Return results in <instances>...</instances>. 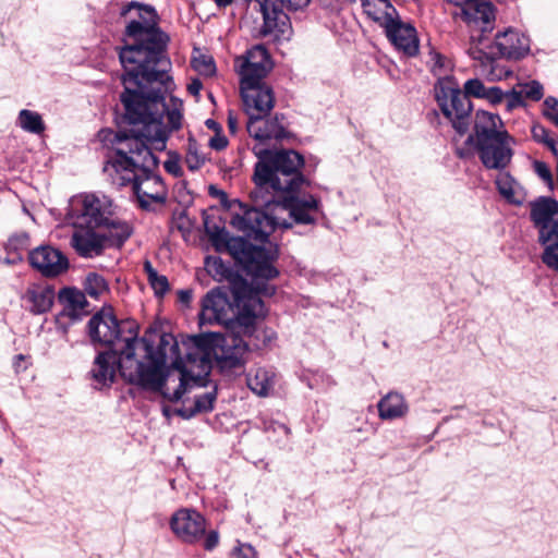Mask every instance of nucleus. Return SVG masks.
Wrapping results in <instances>:
<instances>
[{"instance_id":"nucleus-1","label":"nucleus","mask_w":558,"mask_h":558,"mask_svg":"<svg viewBox=\"0 0 558 558\" xmlns=\"http://www.w3.org/2000/svg\"><path fill=\"white\" fill-rule=\"evenodd\" d=\"M266 117L252 118L246 123L250 136L256 141L252 150L258 158L253 175L256 186L250 193L253 207L239 203V210H234L230 220L246 239L260 243H265L276 228L292 226L287 216L296 223L311 225L319 210V202L313 195H293L306 183L300 173L304 159L292 149H268L272 141H281L288 132L282 118Z\"/></svg>"},{"instance_id":"nucleus-2","label":"nucleus","mask_w":558,"mask_h":558,"mask_svg":"<svg viewBox=\"0 0 558 558\" xmlns=\"http://www.w3.org/2000/svg\"><path fill=\"white\" fill-rule=\"evenodd\" d=\"M259 279L253 277V284L244 280L235 281L232 287L233 304L220 289H213L203 298L199 325L218 323L227 328L221 356L227 366L236 367L242 364L246 344L241 339L236 342L238 338L242 333L252 335L254 320L264 317L265 306L260 294L272 295L275 292L274 287L259 282Z\"/></svg>"},{"instance_id":"nucleus-3","label":"nucleus","mask_w":558,"mask_h":558,"mask_svg":"<svg viewBox=\"0 0 558 558\" xmlns=\"http://www.w3.org/2000/svg\"><path fill=\"white\" fill-rule=\"evenodd\" d=\"M98 136L105 145L112 147V154L108 157L104 171L113 184L131 186L143 208L166 201V185L162 179L153 172L158 162L157 158L144 141L111 130H101Z\"/></svg>"},{"instance_id":"nucleus-4","label":"nucleus","mask_w":558,"mask_h":558,"mask_svg":"<svg viewBox=\"0 0 558 558\" xmlns=\"http://www.w3.org/2000/svg\"><path fill=\"white\" fill-rule=\"evenodd\" d=\"M135 11L126 26L125 35L132 39L119 51L124 69L123 85H138L141 80L165 81L170 61L165 54L168 37L157 27V14L154 8L132 2L122 11L125 15Z\"/></svg>"},{"instance_id":"nucleus-5","label":"nucleus","mask_w":558,"mask_h":558,"mask_svg":"<svg viewBox=\"0 0 558 558\" xmlns=\"http://www.w3.org/2000/svg\"><path fill=\"white\" fill-rule=\"evenodd\" d=\"M170 76L167 73L165 81H146L140 78V84L131 85L121 95L126 117L131 124L136 126L129 136H137L147 146L155 149H163L168 138L169 130L162 123L163 114L170 131L179 130L182 125V102L171 98V107L165 102L163 93L168 89L167 83Z\"/></svg>"},{"instance_id":"nucleus-6","label":"nucleus","mask_w":558,"mask_h":558,"mask_svg":"<svg viewBox=\"0 0 558 558\" xmlns=\"http://www.w3.org/2000/svg\"><path fill=\"white\" fill-rule=\"evenodd\" d=\"M470 57L478 62V72L490 82L501 81L511 72L500 66L497 58L519 60L530 52V39L514 28H507L489 41L483 35H471Z\"/></svg>"},{"instance_id":"nucleus-7","label":"nucleus","mask_w":558,"mask_h":558,"mask_svg":"<svg viewBox=\"0 0 558 558\" xmlns=\"http://www.w3.org/2000/svg\"><path fill=\"white\" fill-rule=\"evenodd\" d=\"M144 341L145 351H138L135 356L145 365H157L159 369H165L167 365L173 369L193 367L196 365L202 372L207 374L210 368V361L207 352V339L204 336H193L180 344L172 333H162L156 350H154L146 339Z\"/></svg>"},{"instance_id":"nucleus-8","label":"nucleus","mask_w":558,"mask_h":558,"mask_svg":"<svg viewBox=\"0 0 558 558\" xmlns=\"http://www.w3.org/2000/svg\"><path fill=\"white\" fill-rule=\"evenodd\" d=\"M88 335L94 343L120 352L121 376L136 361L138 351H145L138 337V325L134 320L118 322L111 308H102L88 322Z\"/></svg>"},{"instance_id":"nucleus-9","label":"nucleus","mask_w":558,"mask_h":558,"mask_svg":"<svg viewBox=\"0 0 558 558\" xmlns=\"http://www.w3.org/2000/svg\"><path fill=\"white\" fill-rule=\"evenodd\" d=\"M204 228L217 250L228 248L252 277L268 280L278 276L279 271L271 265L276 257V251L271 245L269 247L253 245L244 238L230 236L223 226L208 216L204 219Z\"/></svg>"},{"instance_id":"nucleus-10","label":"nucleus","mask_w":558,"mask_h":558,"mask_svg":"<svg viewBox=\"0 0 558 558\" xmlns=\"http://www.w3.org/2000/svg\"><path fill=\"white\" fill-rule=\"evenodd\" d=\"M205 374L199 368L194 374L193 367L173 369L165 373L157 365H145L142 361H135L131 367L126 368L122 376L125 380L141 387L159 392L163 399L175 402L179 401L186 391L189 380H196Z\"/></svg>"},{"instance_id":"nucleus-11","label":"nucleus","mask_w":558,"mask_h":558,"mask_svg":"<svg viewBox=\"0 0 558 558\" xmlns=\"http://www.w3.org/2000/svg\"><path fill=\"white\" fill-rule=\"evenodd\" d=\"M311 0H263L259 2L263 14L260 33L277 41H288L292 37V25L288 12L306 9Z\"/></svg>"},{"instance_id":"nucleus-12","label":"nucleus","mask_w":558,"mask_h":558,"mask_svg":"<svg viewBox=\"0 0 558 558\" xmlns=\"http://www.w3.org/2000/svg\"><path fill=\"white\" fill-rule=\"evenodd\" d=\"M436 99L442 113L451 121L453 129L463 135L469 129L471 101L450 77L439 80L435 86Z\"/></svg>"},{"instance_id":"nucleus-13","label":"nucleus","mask_w":558,"mask_h":558,"mask_svg":"<svg viewBox=\"0 0 558 558\" xmlns=\"http://www.w3.org/2000/svg\"><path fill=\"white\" fill-rule=\"evenodd\" d=\"M114 210L116 207L108 196L92 193L73 197L69 216L73 226L99 229L110 221Z\"/></svg>"},{"instance_id":"nucleus-14","label":"nucleus","mask_w":558,"mask_h":558,"mask_svg":"<svg viewBox=\"0 0 558 558\" xmlns=\"http://www.w3.org/2000/svg\"><path fill=\"white\" fill-rule=\"evenodd\" d=\"M235 69L240 75L241 85H266L264 78L271 69L267 50L255 46L245 56L235 59Z\"/></svg>"},{"instance_id":"nucleus-15","label":"nucleus","mask_w":558,"mask_h":558,"mask_svg":"<svg viewBox=\"0 0 558 558\" xmlns=\"http://www.w3.org/2000/svg\"><path fill=\"white\" fill-rule=\"evenodd\" d=\"M514 138L508 132H502L500 136L486 138L476 142L481 161L487 169L502 170L511 161L513 151L512 145Z\"/></svg>"},{"instance_id":"nucleus-16","label":"nucleus","mask_w":558,"mask_h":558,"mask_svg":"<svg viewBox=\"0 0 558 558\" xmlns=\"http://www.w3.org/2000/svg\"><path fill=\"white\" fill-rule=\"evenodd\" d=\"M170 529L181 542L196 544L206 533L207 521L195 509L181 508L171 515Z\"/></svg>"},{"instance_id":"nucleus-17","label":"nucleus","mask_w":558,"mask_h":558,"mask_svg":"<svg viewBox=\"0 0 558 558\" xmlns=\"http://www.w3.org/2000/svg\"><path fill=\"white\" fill-rule=\"evenodd\" d=\"M458 7L460 16L472 32H480L484 36L494 29L496 13L490 2L472 0Z\"/></svg>"},{"instance_id":"nucleus-18","label":"nucleus","mask_w":558,"mask_h":558,"mask_svg":"<svg viewBox=\"0 0 558 558\" xmlns=\"http://www.w3.org/2000/svg\"><path fill=\"white\" fill-rule=\"evenodd\" d=\"M31 265L45 277H57L69 267L68 258L50 245L39 246L28 254Z\"/></svg>"},{"instance_id":"nucleus-19","label":"nucleus","mask_w":558,"mask_h":558,"mask_svg":"<svg viewBox=\"0 0 558 558\" xmlns=\"http://www.w3.org/2000/svg\"><path fill=\"white\" fill-rule=\"evenodd\" d=\"M73 227L71 245L81 257L92 258L99 256L108 247L100 229L96 227Z\"/></svg>"},{"instance_id":"nucleus-20","label":"nucleus","mask_w":558,"mask_h":558,"mask_svg":"<svg viewBox=\"0 0 558 558\" xmlns=\"http://www.w3.org/2000/svg\"><path fill=\"white\" fill-rule=\"evenodd\" d=\"M240 88L248 120L268 116L275 104L272 89L268 85H246Z\"/></svg>"},{"instance_id":"nucleus-21","label":"nucleus","mask_w":558,"mask_h":558,"mask_svg":"<svg viewBox=\"0 0 558 558\" xmlns=\"http://www.w3.org/2000/svg\"><path fill=\"white\" fill-rule=\"evenodd\" d=\"M531 220L538 230V241L556 232L558 202L550 197H539L531 203Z\"/></svg>"},{"instance_id":"nucleus-22","label":"nucleus","mask_w":558,"mask_h":558,"mask_svg":"<svg viewBox=\"0 0 558 558\" xmlns=\"http://www.w3.org/2000/svg\"><path fill=\"white\" fill-rule=\"evenodd\" d=\"M389 40L405 54L412 57L418 52V39L415 28L400 21L399 16L383 26Z\"/></svg>"},{"instance_id":"nucleus-23","label":"nucleus","mask_w":558,"mask_h":558,"mask_svg":"<svg viewBox=\"0 0 558 558\" xmlns=\"http://www.w3.org/2000/svg\"><path fill=\"white\" fill-rule=\"evenodd\" d=\"M118 372L121 374L120 352L113 350L99 353L90 371L93 379L100 386L113 383Z\"/></svg>"},{"instance_id":"nucleus-24","label":"nucleus","mask_w":558,"mask_h":558,"mask_svg":"<svg viewBox=\"0 0 558 558\" xmlns=\"http://www.w3.org/2000/svg\"><path fill=\"white\" fill-rule=\"evenodd\" d=\"M59 302L62 305L61 317L72 322L80 320L89 313L85 294L75 288H64L59 292Z\"/></svg>"},{"instance_id":"nucleus-25","label":"nucleus","mask_w":558,"mask_h":558,"mask_svg":"<svg viewBox=\"0 0 558 558\" xmlns=\"http://www.w3.org/2000/svg\"><path fill=\"white\" fill-rule=\"evenodd\" d=\"M24 300L32 313L44 314L52 307L54 290L50 286H32L27 289Z\"/></svg>"},{"instance_id":"nucleus-26","label":"nucleus","mask_w":558,"mask_h":558,"mask_svg":"<svg viewBox=\"0 0 558 558\" xmlns=\"http://www.w3.org/2000/svg\"><path fill=\"white\" fill-rule=\"evenodd\" d=\"M363 12L379 26L398 17L396 8L391 4L390 0H360Z\"/></svg>"},{"instance_id":"nucleus-27","label":"nucleus","mask_w":558,"mask_h":558,"mask_svg":"<svg viewBox=\"0 0 558 558\" xmlns=\"http://www.w3.org/2000/svg\"><path fill=\"white\" fill-rule=\"evenodd\" d=\"M378 415L381 420H396L407 415L409 405L404 397L398 392H389L378 404Z\"/></svg>"},{"instance_id":"nucleus-28","label":"nucleus","mask_w":558,"mask_h":558,"mask_svg":"<svg viewBox=\"0 0 558 558\" xmlns=\"http://www.w3.org/2000/svg\"><path fill=\"white\" fill-rule=\"evenodd\" d=\"M502 121L498 114L487 111H477L475 120L476 142L496 137L497 135L500 136L502 132H507L500 129Z\"/></svg>"},{"instance_id":"nucleus-29","label":"nucleus","mask_w":558,"mask_h":558,"mask_svg":"<svg viewBox=\"0 0 558 558\" xmlns=\"http://www.w3.org/2000/svg\"><path fill=\"white\" fill-rule=\"evenodd\" d=\"M99 229L105 235L108 247H121L132 233L131 227L125 221L118 219L114 215L111 216L110 221L106 222Z\"/></svg>"},{"instance_id":"nucleus-30","label":"nucleus","mask_w":558,"mask_h":558,"mask_svg":"<svg viewBox=\"0 0 558 558\" xmlns=\"http://www.w3.org/2000/svg\"><path fill=\"white\" fill-rule=\"evenodd\" d=\"M497 190L509 203L522 205L525 199V192L521 184L508 172H501L496 179Z\"/></svg>"},{"instance_id":"nucleus-31","label":"nucleus","mask_w":558,"mask_h":558,"mask_svg":"<svg viewBox=\"0 0 558 558\" xmlns=\"http://www.w3.org/2000/svg\"><path fill=\"white\" fill-rule=\"evenodd\" d=\"M247 385L257 396L266 397L274 388L275 374L266 368H257L254 374L248 375Z\"/></svg>"},{"instance_id":"nucleus-32","label":"nucleus","mask_w":558,"mask_h":558,"mask_svg":"<svg viewBox=\"0 0 558 558\" xmlns=\"http://www.w3.org/2000/svg\"><path fill=\"white\" fill-rule=\"evenodd\" d=\"M29 247V236L26 232H19L11 235L5 244L8 256L7 264H15L22 260L23 253Z\"/></svg>"},{"instance_id":"nucleus-33","label":"nucleus","mask_w":558,"mask_h":558,"mask_svg":"<svg viewBox=\"0 0 558 558\" xmlns=\"http://www.w3.org/2000/svg\"><path fill=\"white\" fill-rule=\"evenodd\" d=\"M259 318H256L254 320V331L252 335H244L242 333L236 342H240V339L246 344V350L248 349V342L245 340L246 338L250 339V342L256 347L257 349L268 348L270 347L277 339V333L271 328H258L256 326L257 320Z\"/></svg>"},{"instance_id":"nucleus-34","label":"nucleus","mask_w":558,"mask_h":558,"mask_svg":"<svg viewBox=\"0 0 558 558\" xmlns=\"http://www.w3.org/2000/svg\"><path fill=\"white\" fill-rule=\"evenodd\" d=\"M544 246L542 262L558 271V225L557 231L538 241Z\"/></svg>"},{"instance_id":"nucleus-35","label":"nucleus","mask_w":558,"mask_h":558,"mask_svg":"<svg viewBox=\"0 0 558 558\" xmlns=\"http://www.w3.org/2000/svg\"><path fill=\"white\" fill-rule=\"evenodd\" d=\"M216 395L214 392H206L195 398L193 408H181L178 414L183 418H191L197 413L209 412L213 410Z\"/></svg>"},{"instance_id":"nucleus-36","label":"nucleus","mask_w":558,"mask_h":558,"mask_svg":"<svg viewBox=\"0 0 558 558\" xmlns=\"http://www.w3.org/2000/svg\"><path fill=\"white\" fill-rule=\"evenodd\" d=\"M17 123L21 129L33 134H40L45 131V123L41 116L28 109L20 111Z\"/></svg>"},{"instance_id":"nucleus-37","label":"nucleus","mask_w":558,"mask_h":558,"mask_svg":"<svg viewBox=\"0 0 558 558\" xmlns=\"http://www.w3.org/2000/svg\"><path fill=\"white\" fill-rule=\"evenodd\" d=\"M207 160L206 154L198 143L190 137L186 146L185 163L191 171L201 169Z\"/></svg>"},{"instance_id":"nucleus-38","label":"nucleus","mask_w":558,"mask_h":558,"mask_svg":"<svg viewBox=\"0 0 558 558\" xmlns=\"http://www.w3.org/2000/svg\"><path fill=\"white\" fill-rule=\"evenodd\" d=\"M144 270L147 275L148 282L154 289L156 295L162 296L169 290V282L166 276L159 275L153 267L150 262L144 263Z\"/></svg>"},{"instance_id":"nucleus-39","label":"nucleus","mask_w":558,"mask_h":558,"mask_svg":"<svg viewBox=\"0 0 558 558\" xmlns=\"http://www.w3.org/2000/svg\"><path fill=\"white\" fill-rule=\"evenodd\" d=\"M84 288L86 293L94 299H98L108 292L107 281L102 276L95 272H90L86 276Z\"/></svg>"},{"instance_id":"nucleus-40","label":"nucleus","mask_w":558,"mask_h":558,"mask_svg":"<svg viewBox=\"0 0 558 558\" xmlns=\"http://www.w3.org/2000/svg\"><path fill=\"white\" fill-rule=\"evenodd\" d=\"M193 69L201 75L210 76L216 71L214 59L199 50H196L192 58Z\"/></svg>"},{"instance_id":"nucleus-41","label":"nucleus","mask_w":558,"mask_h":558,"mask_svg":"<svg viewBox=\"0 0 558 558\" xmlns=\"http://www.w3.org/2000/svg\"><path fill=\"white\" fill-rule=\"evenodd\" d=\"M521 93L524 98L532 99L534 101H538L544 96L543 85L537 81H531L521 85Z\"/></svg>"},{"instance_id":"nucleus-42","label":"nucleus","mask_w":558,"mask_h":558,"mask_svg":"<svg viewBox=\"0 0 558 558\" xmlns=\"http://www.w3.org/2000/svg\"><path fill=\"white\" fill-rule=\"evenodd\" d=\"M543 116L558 126V98L548 96L543 102Z\"/></svg>"},{"instance_id":"nucleus-43","label":"nucleus","mask_w":558,"mask_h":558,"mask_svg":"<svg viewBox=\"0 0 558 558\" xmlns=\"http://www.w3.org/2000/svg\"><path fill=\"white\" fill-rule=\"evenodd\" d=\"M534 172L548 185L550 190L554 189V179L551 171L546 162L535 160L533 162Z\"/></svg>"},{"instance_id":"nucleus-44","label":"nucleus","mask_w":558,"mask_h":558,"mask_svg":"<svg viewBox=\"0 0 558 558\" xmlns=\"http://www.w3.org/2000/svg\"><path fill=\"white\" fill-rule=\"evenodd\" d=\"M484 84L477 78L468 80L464 84V95L469 98V96H474L477 98H483L485 94Z\"/></svg>"},{"instance_id":"nucleus-45","label":"nucleus","mask_w":558,"mask_h":558,"mask_svg":"<svg viewBox=\"0 0 558 558\" xmlns=\"http://www.w3.org/2000/svg\"><path fill=\"white\" fill-rule=\"evenodd\" d=\"M166 171L173 177L178 178L182 174L180 160L177 156H170L163 163Z\"/></svg>"},{"instance_id":"nucleus-46","label":"nucleus","mask_w":558,"mask_h":558,"mask_svg":"<svg viewBox=\"0 0 558 558\" xmlns=\"http://www.w3.org/2000/svg\"><path fill=\"white\" fill-rule=\"evenodd\" d=\"M235 558H257V553L250 544H240L233 549Z\"/></svg>"},{"instance_id":"nucleus-47","label":"nucleus","mask_w":558,"mask_h":558,"mask_svg":"<svg viewBox=\"0 0 558 558\" xmlns=\"http://www.w3.org/2000/svg\"><path fill=\"white\" fill-rule=\"evenodd\" d=\"M522 98H524V97H523L521 90L512 89L507 95V104H506L507 110L511 111L512 109H514V108L519 107L520 105H522Z\"/></svg>"},{"instance_id":"nucleus-48","label":"nucleus","mask_w":558,"mask_h":558,"mask_svg":"<svg viewBox=\"0 0 558 558\" xmlns=\"http://www.w3.org/2000/svg\"><path fill=\"white\" fill-rule=\"evenodd\" d=\"M505 95L502 90L498 87H489L486 88L483 98L487 99L492 104H499L502 101Z\"/></svg>"},{"instance_id":"nucleus-49","label":"nucleus","mask_w":558,"mask_h":558,"mask_svg":"<svg viewBox=\"0 0 558 558\" xmlns=\"http://www.w3.org/2000/svg\"><path fill=\"white\" fill-rule=\"evenodd\" d=\"M533 138L539 143L545 144L548 140L551 138L549 131L545 129L543 125H534L532 128Z\"/></svg>"},{"instance_id":"nucleus-50","label":"nucleus","mask_w":558,"mask_h":558,"mask_svg":"<svg viewBox=\"0 0 558 558\" xmlns=\"http://www.w3.org/2000/svg\"><path fill=\"white\" fill-rule=\"evenodd\" d=\"M210 148L222 150L228 146V140L220 132H217L208 142Z\"/></svg>"},{"instance_id":"nucleus-51","label":"nucleus","mask_w":558,"mask_h":558,"mask_svg":"<svg viewBox=\"0 0 558 558\" xmlns=\"http://www.w3.org/2000/svg\"><path fill=\"white\" fill-rule=\"evenodd\" d=\"M205 542H204V548L206 550H213L217 547L219 543V534L217 531H210L207 534L205 533Z\"/></svg>"},{"instance_id":"nucleus-52","label":"nucleus","mask_w":558,"mask_h":558,"mask_svg":"<svg viewBox=\"0 0 558 558\" xmlns=\"http://www.w3.org/2000/svg\"><path fill=\"white\" fill-rule=\"evenodd\" d=\"M202 87V82L198 78H193L187 85V90L191 95L198 96Z\"/></svg>"},{"instance_id":"nucleus-53","label":"nucleus","mask_w":558,"mask_h":558,"mask_svg":"<svg viewBox=\"0 0 558 558\" xmlns=\"http://www.w3.org/2000/svg\"><path fill=\"white\" fill-rule=\"evenodd\" d=\"M545 145L550 149L553 155L558 159V141L554 137L548 140Z\"/></svg>"},{"instance_id":"nucleus-54","label":"nucleus","mask_w":558,"mask_h":558,"mask_svg":"<svg viewBox=\"0 0 558 558\" xmlns=\"http://www.w3.org/2000/svg\"><path fill=\"white\" fill-rule=\"evenodd\" d=\"M178 294H179V300L182 303L187 304L192 300V291L191 290H180Z\"/></svg>"},{"instance_id":"nucleus-55","label":"nucleus","mask_w":558,"mask_h":558,"mask_svg":"<svg viewBox=\"0 0 558 558\" xmlns=\"http://www.w3.org/2000/svg\"><path fill=\"white\" fill-rule=\"evenodd\" d=\"M209 193L210 195H215V196H219L221 197V199H226L227 198V194L220 190H218L217 187L210 185L209 186Z\"/></svg>"},{"instance_id":"nucleus-56","label":"nucleus","mask_w":558,"mask_h":558,"mask_svg":"<svg viewBox=\"0 0 558 558\" xmlns=\"http://www.w3.org/2000/svg\"><path fill=\"white\" fill-rule=\"evenodd\" d=\"M209 267V271H211V268H215L217 272L219 271V268H222V262L219 258H215L211 263L207 264Z\"/></svg>"},{"instance_id":"nucleus-57","label":"nucleus","mask_w":558,"mask_h":558,"mask_svg":"<svg viewBox=\"0 0 558 558\" xmlns=\"http://www.w3.org/2000/svg\"><path fill=\"white\" fill-rule=\"evenodd\" d=\"M228 125H229L230 131L232 133H234L236 131V128H238L236 119L233 118L232 116H229V118H228Z\"/></svg>"},{"instance_id":"nucleus-58","label":"nucleus","mask_w":558,"mask_h":558,"mask_svg":"<svg viewBox=\"0 0 558 558\" xmlns=\"http://www.w3.org/2000/svg\"><path fill=\"white\" fill-rule=\"evenodd\" d=\"M206 125H207L209 129H213V130H215V131H217V130H218V124H217V122H216V121H214V120H211V119H208V120L206 121Z\"/></svg>"},{"instance_id":"nucleus-59","label":"nucleus","mask_w":558,"mask_h":558,"mask_svg":"<svg viewBox=\"0 0 558 558\" xmlns=\"http://www.w3.org/2000/svg\"><path fill=\"white\" fill-rule=\"evenodd\" d=\"M215 2L218 7H227L232 2V0H215Z\"/></svg>"},{"instance_id":"nucleus-60","label":"nucleus","mask_w":558,"mask_h":558,"mask_svg":"<svg viewBox=\"0 0 558 558\" xmlns=\"http://www.w3.org/2000/svg\"><path fill=\"white\" fill-rule=\"evenodd\" d=\"M23 360H24V356H23L22 354L17 355V356H16V363H15V365L17 366V363H21V361H23Z\"/></svg>"}]
</instances>
